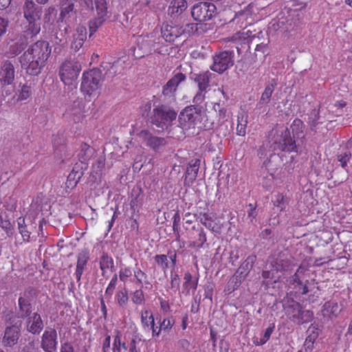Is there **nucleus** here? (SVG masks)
I'll return each instance as SVG.
<instances>
[{"label":"nucleus","mask_w":352,"mask_h":352,"mask_svg":"<svg viewBox=\"0 0 352 352\" xmlns=\"http://www.w3.org/2000/svg\"><path fill=\"white\" fill-rule=\"evenodd\" d=\"M52 53V47L47 41L39 40L31 44L19 57L21 67L27 74L38 76L45 67Z\"/></svg>","instance_id":"f257e3e1"},{"label":"nucleus","mask_w":352,"mask_h":352,"mask_svg":"<svg viewBox=\"0 0 352 352\" xmlns=\"http://www.w3.org/2000/svg\"><path fill=\"white\" fill-rule=\"evenodd\" d=\"M42 12V8L36 5L33 0H25L23 7V14L24 18L28 22L27 31L31 36L37 35L41 31L39 21Z\"/></svg>","instance_id":"f03ea898"},{"label":"nucleus","mask_w":352,"mask_h":352,"mask_svg":"<svg viewBox=\"0 0 352 352\" xmlns=\"http://www.w3.org/2000/svg\"><path fill=\"white\" fill-rule=\"evenodd\" d=\"M177 112L166 104L155 106L151 116V122L159 128L170 126L177 118Z\"/></svg>","instance_id":"7ed1b4c3"},{"label":"nucleus","mask_w":352,"mask_h":352,"mask_svg":"<svg viewBox=\"0 0 352 352\" xmlns=\"http://www.w3.org/2000/svg\"><path fill=\"white\" fill-rule=\"evenodd\" d=\"M201 122V110L195 105L186 107L178 118L179 126L184 130L195 129Z\"/></svg>","instance_id":"20e7f679"},{"label":"nucleus","mask_w":352,"mask_h":352,"mask_svg":"<svg viewBox=\"0 0 352 352\" xmlns=\"http://www.w3.org/2000/svg\"><path fill=\"white\" fill-rule=\"evenodd\" d=\"M81 71L80 64L74 60H66L60 65L59 76L65 85H72Z\"/></svg>","instance_id":"39448f33"},{"label":"nucleus","mask_w":352,"mask_h":352,"mask_svg":"<svg viewBox=\"0 0 352 352\" xmlns=\"http://www.w3.org/2000/svg\"><path fill=\"white\" fill-rule=\"evenodd\" d=\"M217 8L210 2H199L191 10L192 18L198 22H205L212 19L216 14Z\"/></svg>","instance_id":"423d86ee"},{"label":"nucleus","mask_w":352,"mask_h":352,"mask_svg":"<svg viewBox=\"0 0 352 352\" xmlns=\"http://www.w3.org/2000/svg\"><path fill=\"white\" fill-rule=\"evenodd\" d=\"M101 74L98 69H94L89 72H84L81 82V91L89 96H91L99 87Z\"/></svg>","instance_id":"0eeeda50"},{"label":"nucleus","mask_w":352,"mask_h":352,"mask_svg":"<svg viewBox=\"0 0 352 352\" xmlns=\"http://www.w3.org/2000/svg\"><path fill=\"white\" fill-rule=\"evenodd\" d=\"M39 291L36 287L30 286L27 287L22 295L19 298V308L22 317L30 316L32 306L31 302L37 298Z\"/></svg>","instance_id":"6e6552de"},{"label":"nucleus","mask_w":352,"mask_h":352,"mask_svg":"<svg viewBox=\"0 0 352 352\" xmlns=\"http://www.w3.org/2000/svg\"><path fill=\"white\" fill-rule=\"evenodd\" d=\"M213 74L209 71L195 74L193 80L198 86V91L193 98V102L201 103L205 99V94L210 87V80Z\"/></svg>","instance_id":"1a4fd4ad"},{"label":"nucleus","mask_w":352,"mask_h":352,"mask_svg":"<svg viewBox=\"0 0 352 352\" xmlns=\"http://www.w3.org/2000/svg\"><path fill=\"white\" fill-rule=\"evenodd\" d=\"M273 147L275 151L291 153L297 151L296 142L292 138L290 131L287 128L283 130L280 135L276 138Z\"/></svg>","instance_id":"9d476101"},{"label":"nucleus","mask_w":352,"mask_h":352,"mask_svg":"<svg viewBox=\"0 0 352 352\" xmlns=\"http://www.w3.org/2000/svg\"><path fill=\"white\" fill-rule=\"evenodd\" d=\"M86 4L89 6L91 5V9H95L97 12L98 18L94 21L90 23L91 34L96 31L98 25H100L104 21L107 14V3L106 0H88L85 1Z\"/></svg>","instance_id":"9b49d317"},{"label":"nucleus","mask_w":352,"mask_h":352,"mask_svg":"<svg viewBox=\"0 0 352 352\" xmlns=\"http://www.w3.org/2000/svg\"><path fill=\"white\" fill-rule=\"evenodd\" d=\"M188 248L192 250H199L204 248L207 241V235L204 229L194 225L188 232Z\"/></svg>","instance_id":"f8f14e48"},{"label":"nucleus","mask_w":352,"mask_h":352,"mask_svg":"<svg viewBox=\"0 0 352 352\" xmlns=\"http://www.w3.org/2000/svg\"><path fill=\"white\" fill-rule=\"evenodd\" d=\"M292 283L296 292L300 294H307L309 292V270L302 265L299 266L292 276Z\"/></svg>","instance_id":"ddd939ff"},{"label":"nucleus","mask_w":352,"mask_h":352,"mask_svg":"<svg viewBox=\"0 0 352 352\" xmlns=\"http://www.w3.org/2000/svg\"><path fill=\"white\" fill-rule=\"evenodd\" d=\"M233 64V52L224 51L214 57V62L210 69L221 74L231 67Z\"/></svg>","instance_id":"4468645a"},{"label":"nucleus","mask_w":352,"mask_h":352,"mask_svg":"<svg viewBox=\"0 0 352 352\" xmlns=\"http://www.w3.org/2000/svg\"><path fill=\"white\" fill-rule=\"evenodd\" d=\"M161 34L166 42L172 43L183 34V27L171 21L165 22L161 28Z\"/></svg>","instance_id":"2eb2a0df"},{"label":"nucleus","mask_w":352,"mask_h":352,"mask_svg":"<svg viewBox=\"0 0 352 352\" xmlns=\"http://www.w3.org/2000/svg\"><path fill=\"white\" fill-rule=\"evenodd\" d=\"M58 344L57 332L54 329H46L41 337V346L45 352H54Z\"/></svg>","instance_id":"dca6fc26"},{"label":"nucleus","mask_w":352,"mask_h":352,"mask_svg":"<svg viewBox=\"0 0 352 352\" xmlns=\"http://www.w3.org/2000/svg\"><path fill=\"white\" fill-rule=\"evenodd\" d=\"M195 217L208 230L215 233L221 232L222 225L219 221L216 222L208 212L197 211Z\"/></svg>","instance_id":"f3484780"},{"label":"nucleus","mask_w":352,"mask_h":352,"mask_svg":"<svg viewBox=\"0 0 352 352\" xmlns=\"http://www.w3.org/2000/svg\"><path fill=\"white\" fill-rule=\"evenodd\" d=\"M15 78V68L8 60H3L0 66V81L3 85H12Z\"/></svg>","instance_id":"a211bd4d"},{"label":"nucleus","mask_w":352,"mask_h":352,"mask_svg":"<svg viewBox=\"0 0 352 352\" xmlns=\"http://www.w3.org/2000/svg\"><path fill=\"white\" fill-rule=\"evenodd\" d=\"M198 282V276H193L190 272H186L184 274L180 294L186 296L191 293L194 294L197 289Z\"/></svg>","instance_id":"6ab92c4d"},{"label":"nucleus","mask_w":352,"mask_h":352,"mask_svg":"<svg viewBox=\"0 0 352 352\" xmlns=\"http://www.w3.org/2000/svg\"><path fill=\"white\" fill-rule=\"evenodd\" d=\"M66 116L72 120L75 123L81 122L85 118V105L82 101H74L67 109Z\"/></svg>","instance_id":"aec40b11"},{"label":"nucleus","mask_w":352,"mask_h":352,"mask_svg":"<svg viewBox=\"0 0 352 352\" xmlns=\"http://www.w3.org/2000/svg\"><path fill=\"white\" fill-rule=\"evenodd\" d=\"M138 135L148 146L155 151L166 144V140L164 138L153 136L148 130H142Z\"/></svg>","instance_id":"412c9836"},{"label":"nucleus","mask_w":352,"mask_h":352,"mask_svg":"<svg viewBox=\"0 0 352 352\" xmlns=\"http://www.w3.org/2000/svg\"><path fill=\"white\" fill-rule=\"evenodd\" d=\"M200 162H201L199 159H195L191 160L188 163V167L184 175V186H191L196 180L200 166Z\"/></svg>","instance_id":"4be33fe9"},{"label":"nucleus","mask_w":352,"mask_h":352,"mask_svg":"<svg viewBox=\"0 0 352 352\" xmlns=\"http://www.w3.org/2000/svg\"><path fill=\"white\" fill-rule=\"evenodd\" d=\"M89 260V252L87 249H83L78 252L77 255V263L74 275L79 285L81 283V276L86 268Z\"/></svg>","instance_id":"5701e85b"},{"label":"nucleus","mask_w":352,"mask_h":352,"mask_svg":"<svg viewBox=\"0 0 352 352\" xmlns=\"http://www.w3.org/2000/svg\"><path fill=\"white\" fill-rule=\"evenodd\" d=\"M291 307L297 311L292 315V320L299 324L310 322L313 318V312L309 310H303L301 305L297 302H293Z\"/></svg>","instance_id":"b1692460"},{"label":"nucleus","mask_w":352,"mask_h":352,"mask_svg":"<svg viewBox=\"0 0 352 352\" xmlns=\"http://www.w3.org/2000/svg\"><path fill=\"white\" fill-rule=\"evenodd\" d=\"M185 74L182 72L175 74L163 87L162 94L164 96H171L177 90L179 85L186 80Z\"/></svg>","instance_id":"393cba45"},{"label":"nucleus","mask_w":352,"mask_h":352,"mask_svg":"<svg viewBox=\"0 0 352 352\" xmlns=\"http://www.w3.org/2000/svg\"><path fill=\"white\" fill-rule=\"evenodd\" d=\"M20 336V329L17 326H11L6 329L3 338V344L6 346L15 345Z\"/></svg>","instance_id":"a878e982"},{"label":"nucleus","mask_w":352,"mask_h":352,"mask_svg":"<svg viewBox=\"0 0 352 352\" xmlns=\"http://www.w3.org/2000/svg\"><path fill=\"white\" fill-rule=\"evenodd\" d=\"M140 320L142 329L148 332L151 331L153 338V329L156 325L152 311L149 309H142L140 313Z\"/></svg>","instance_id":"bb28decb"},{"label":"nucleus","mask_w":352,"mask_h":352,"mask_svg":"<svg viewBox=\"0 0 352 352\" xmlns=\"http://www.w3.org/2000/svg\"><path fill=\"white\" fill-rule=\"evenodd\" d=\"M43 329V322L41 316L34 313L28 318L27 322V329L33 334H38Z\"/></svg>","instance_id":"cd10ccee"},{"label":"nucleus","mask_w":352,"mask_h":352,"mask_svg":"<svg viewBox=\"0 0 352 352\" xmlns=\"http://www.w3.org/2000/svg\"><path fill=\"white\" fill-rule=\"evenodd\" d=\"M188 7L186 0H172L168 8V14L171 17H177L181 15Z\"/></svg>","instance_id":"c85d7f7f"},{"label":"nucleus","mask_w":352,"mask_h":352,"mask_svg":"<svg viewBox=\"0 0 352 352\" xmlns=\"http://www.w3.org/2000/svg\"><path fill=\"white\" fill-rule=\"evenodd\" d=\"M272 271L276 272H284L291 270L292 267V261L287 258L279 256L271 263Z\"/></svg>","instance_id":"c756f323"},{"label":"nucleus","mask_w":352,"mask_h":352,"mask_svg":"<svg viewBox=\"0 0 352 352\" xmlns=\"http://www.w3.org/2000/svg\"><path fill=\"white\" fill-rule=\"evenodd\" d=\"M87 39V30L85 27L77 28L76 32L74 34V40L72 43V48L78 51L84 44Z\"/></svg>","instance_id":"7c9ffc66"},{"label":"nucleus","mask_w":352,"mask_h":352,"mask_svg":"<svg viewBox=\"0 0 352 352\" xmlns=\"http://www.w3.org/2000/svg\"><path fill=\"white\" fill-rule=\"evenodd\" d=\"M99 265L102 272V276H104L108 270L112 271L114 267L113 259L107 253H103L100 257Z\"/></svg>","instance_id":"2f4dec72"},{"label":"nucleus","mask_w":352,"mask_h":352,"mask_svg":"<svg viewBox=\"0 0 352 352\" xmlns=\"http://www.w3.org/2000/svg\"><path fill=\"white\" fill-rule=\"evenodd\" d=\"M248 114L241 111L237 115V126L236 135L239 136H245L246 133V126L248 124Z\"/></svg>","instance_id":"473e14b6"},{"label":"nucleus","mask_w":352,"mask_h":352,"mask_svg":"<svg viewBox=\"0 0 352 352\" xmlns=\"http://www.w3.org/2000/svg\"><path fill=\"white\" fill-rule=\"evenodd\" d=\"M256 258V257L255 255L248 256L241 263L236 272L239 273L240 275L244 278L247 276L251 269L253 267Z\"/></svg>","instance_id":"72a5a7b5"},{"label":"nucleus","mask_w":352,"mask_h":352,"mask_svg":"<svg viewBox=\"0 0 352 352\" xmlns=\"http://www.w3.org/2000/svg\"><path fill=\"white\" fill-rule=\"evenodd\" d=\"M133 276L135 279V283L138 285H142L143 284L145 285V287L146 289L152 288V285L148 280V275L142 271L140 268H136L133 271Z\"/></svg>","instance_id":"f704fd0d"},{"label":"nucleus","mask_w":352,"mask_h":352,"mask_svg":"<svg viewBox=\"0 0 352 352\" xmlns=\"http://www.w3.org/2000/svg\"><path fill=\"white\" fill-rule=\"evenodd\" d=\"M175 324V320L173 318H166L160 323V326H156L153 329V338H157L160 336L161 331H169L171 329Z\"/></svg>","instance_id":"c9c22d12"},{"label":"nucleus","mask_w":352,"mask_h":352,"mask_svg":"<svg viewBox=\"0 0 352 352\" xmlns=\"http://www.w3.org/2000/svg\"><path fill=\"white\" fill-rule=\"evenodd\" d=\"M82 175V173L81 172L72 169V170L69 173L65 182L66 188L72 190L76 187Z\"/></svg>","instance_id":"e433bc0d"},{"label":"nucleus","mask_w":352,"mask_h":352,"mask_svg":"<svg viewBox=\"0 0 352 352\" xmlns=\"http://www.w3.org/2000/svg\"><path fill=\"white\" fill-rule=\"evenodd\" d=\"M340 311L338 304L335 302H327L323 306V314L329 318L336 317Z\"/></svg>","instance_id":"4c0bfd02"},{"label":"nucleus","mask_w":352,"mask_h":352,"mask_svg":"<svg viewBox=\"0 0 352 352\" xmlns=\"http://www.w3.org/2000/svg\"><path fill=\"white\" fill-rule=\"evenodd\" d=\"M24 49V44L23 42L16 41L12 43L6 53L8 58H14L19 55Z\"/></svg>","instance_id":"58836bf2"},{"label":"nucleus","mask_w":352,"mask_h":352,"mask_svg":"<svg viewBox=\"0 0 352 352\" xmlns=\"http://www.w3.org/2000/svg\"><path fill=\"white\" fill-rule=\"evenodd\" d=\"M74 5L72 2L69 1L67 6L62 8L60 14V19L61 21H67L69 18L74 16Z\"/></svg>","instance_id":"ea45409f"},{"label":"nucleus","mask_w":352,"mask_h":352,"mask_svg":"<svg viewBox=\"0 0 352 352\" xmlns=\"http://www.w3.org/2000/svg\"><path fill=\"white\" fill-rule=\"evenodd\" d=\"M274 327H275L274 324H272V325L268 327L265 329L263 336L259 340H258L257 338H253V343L256 346H261V345H263L264 344H265L270 340V336L274 331Z\"/></svg>","instance_id":"a19ab883"},{"label":"nucleus","mask_w":352,"mask_h":352,"mask_svg":"<svg viewBox=\"0 0 352 352\" xmlns=\"http://www.w3.org/2000/svg\"><path fill=\"white\" fill-rule=\"evenodd\" d=\"M241 283V280L237 276H232L228 280L224 292L226 294H230L232 293L234 291L237 289V288L240 286Z\"/></svg>","instance_id":"79ce46f5"},{"label":"nucleus","mask_w":352,"mask_h":352,"mask_svg":"<svg viewBox=\"0 0 352 352\" xmlns=\"http://www.w3.org/2000/svg\"><path fill=\"white\" fill-rule=\"evenodd\" d=\"M133 269L129 266H124L120 267L119 270V278L120 281L124 283H127L133 275Z\"/></svg>","instance_id":"37998d69"},{"label":"nucleus","mask_w":352,"mask_h":352,"mask_svg":"<svg viewBox=\"0 0 352 352\" xmlns=\"http://www.w3.org/2000/svg\"><path fill=\"white\" fill-rule=\"evenodd\" d=\"M273 205L279 208L280 211L285 209L287 204V198L283 193H277L272 200Z\"/></svg>","instance_id":"c03bdc74"},{"label":"nucleus","mask_w":352,"mask_h":352,"mask_svg":"<svg viewBox=\"0 0 352 352\" xmlns=\"http://www.w3.org/2000/svg\"><path fill=\"white\" fill-rule=\"evenodd\" d=\"M122 349H126V343L122 342L120 333L117 331L113 338L112 351L113 352H121Z\"/></svg>","instance_id":"a18cd8bd"},{"label":"nucleus","mask_w":352,"mask_h":352,"mask_svg":"<svg viewBox=\"0 0 352 352\" xmlns=\"http://www.w3.org/2000/svg\"><path fill=\"white\" fill-rule=\"evenodd\" d=\"M32 95V88L28 84L20 85L19 89L18 100L22 101L28 99Z\"/></svg>","instance_id":"49530a36"},{"label":"nucleus","mask_w":352,"mask_h":352,"mask_svg":"<svg viewBox=\"0 0 352 352\" xmlns=\"http://www.w3.org/2000/svg\"><path fill=\"white\" fill-rule=\"evenodd\" d=\"M155 263L164 271L168 268V258L166 254H157L154 256Z\"/></svg>","instance_id":"de8ad7c7"},{"label":"nucleus","mask_w":352,"mask_h":352,"mask_svg":"<svg viewBox=\"0 0 352 352\" xmlns=\"http://www.w3.org/2000/svg\"><path fill=\"white\" fill-rule=\"evenodd\" d=\"M276 83H271L267 85L265 88L264 91L262 93L261 97V101L265 103H268L270 100V98L274 92Z\"/></svg>","instance_id":"09e8293b"},{"label":"nucleus","mask_w":352,"mask_h":352,"mask_svg":"<svg viewBox=\"0 0 352 352\" xmlns=\"http://www.w3.org/2000/svg\"><path fill=\"white\" fill-rule=\"evenodd\" d=\"M117 283H118V275L117 274H114L109 283L108 284L106 289H105V293H104V296L106 298L110 299L114 292V290L116 287V285H117Z\"/></svg>","instance_id":"8fccbe9b"},{"label":"nucleus","mask_w":352,"mask_h":352,"mask_svg":"<svg viewBox=\"0 0 352 352\" xmlns=\"http://www.w3.org/2000/svg\"><path fill=\"white\" fill-rule=\"evenodd\" d=\"M132 302L137 305H142L145 301L144 292L142 289H136L132 295Z\"/></svg>","instance_id":"3c124183"},{"label":"nucleus","mask_w":352,"mask_h":352,"mask_svg":"<svg viewBox=\"0 0 352 352\" xmlns=\"http://www.w3.org/2000/svg\"><path fill=\"white\" fill-rule=\"evenodd\" d=\"M116 298L119 306L124 307L129 300V296L126 291H118L116 293Z\"/></svg>","instance_id":"603ef678"},{"label":"nucleus","mask_w":352,"mask_h":352,"mask_svg":"<svg viewBox=\"0 0 352 352\" xmlns=\"http://www.w3.org/2000/svg\"><path fill=\"white\" fill-rule=\"evenodd\" d=\"M170 289L174 292V293H177L179 292L180 288V278L179 276L177 273H171L170 274Z\"/></svg>","instance_id":"864d4df0"},{"label":"nucleus","mask_w":352,"mask_h":352,"mask_svg":"<svg viewBox=\"0 0 352 352\" xmlns=\"http://www.w3.org/2000/svg\"><path fill=\"white\" fill-rule=\"evenodd\" d=\"M0 227L2 228L6 232L9 234H12L14 230L12 225L8 219H3L0 217Z\"/></svg>","instance_id":"5fc2aeb1"},{"label":"nucleus","mask_w":352,"mask_h":352,"mask_svg":"<svg viewBox=\"0 0 352 352\" xmlns=\"http://www.w3.org/2000/svg\"><path fill=\"white\" fill-rule=\"evenodd\" d=\"M179 217L176 214L174 216V218H173V230L174 234L176 235V241H180V238H181V236H180V234H179Z\"/></svg>","instance_id":"6e6d98bb"},{"label":"nucleus","mask_w":352,"mask_h":352,"mask_svg":"<svg viewBox=\"0 0 352 352\" xmlns=\"http://www.w3.org/2000/svg\"><path fill=\"white\" fill-rule=\"evenodd\" d=\"M198 30V23H188L185 25L184 28H183V34H192L196 32Z\"/></svg>","instance_id":"4d7b16f0"},{"label":"nucleus","mask_w":352,"mask_h":352,"mask_svg":"<svg viewBox=\"0 0 352 352\" xmlns=\"http://www.w3.org/2000/svg\"><path fill=\"white\" fill-rule=\"evenodd\" d=\"M254 7H256V4L254 3H250L241 13L236 15L237 17L247 16L248 14L254 12Z\"/></svg>","instance_id":"13d9d810"},{"label":"nucleus","mask_w":352,"mask_h":352,"mask_svg":"<svg viewBox=\"0 0 352 352\" xmlns=\"http://www.w3.org/2000/svg\"><path fill=\"white\" fill-rule=\"evenodd\" d=\"M8 25V20L0 16V38L6 34Z\"/></svg>","instance_id":"bf43d9fd"},{"label":"nucleus","mask_w":352,"mask_h":352,"mask_svg":"<svg viewBox=\"0 0 352 352\" xmlns=\"http://www.w3.org/2000/svg\"><path fill=\"white\" fill-rule=\"evenodd\" d=\"M249 210L248 211V217L250 219L251 221H252L257 216L256 212V204H248Z\"/></svg>","instance_id":"052dcab7"},{"label":"nucleus","mask_w":352,"mask_h":352,"mask_svg":"<svg viewBox=\"0 0 352 352\" xmlns=\"http://www.w3.org/2000/svg\"><path fill=\"white\" fill-rule=\"evenodd\" d=\"M24 242H30L31 233L27 230V227L19 230Z\"/></svg>","instance_id":"680f3d73"},{"label":"nucleus","mask_w":352,"mask_h":352,"mask_svg":"<svg viewBox=\"0 0 352 352\" xmlns=\"http://www.w3.org/2000/svg\"><path fill=\"white\" fill-rule=\"evenodd\" d=\"M159 302L160 305V309L164 312H168L170 311V304L168 301L166 300L165 299L162 298H159Z\"/></svg>","instance_id":"e2e57ef3"},{"label":"nucleus","mask_w":352,"mask_h":352,"mask_svg":"<svg viewBox=\"0 0 352 352\" xmlns=\"http://www.w3.org/2000/svg\"><path fill=\"white\" fill-rule=\"evenodd\" d=\"M60 352H75L74 346L69 342H64L61 344Z\"/></svg>","instance_id":"0e129e2a"},{"label":"nucleus","mask_w":352,"mask_h":352,"mask_svg":"<svg viewBox=\"0 0 352 352\" xmlns=\"http://www.w3.org/2000/svg\"><path fill=\"white\" fill-rule=\"evenodd\" d=\"M111 336L107 335L103 342L102 344V352H107L110 348Z\"/></svg>","instance_id":"69168bd1"},{"label":"nucleus","mask_w":352,"mask_h":352,"mask_svg":"<svg viewBox=\"0 0 352 352\" xmlns=\"http://www.w3.org/2000/svg\"><path fill=\"white\" fill-rule=\"evenodd\" d=\"M275 271L272 270H264L262 272V277L264 279H272L274 278V272Z\"/></svg>","instance_id":"338daca9"},{"label":"nucleus","mask_w":352,"mask_h":352,"mask_svg":"<svg viewBox=\"0 0 352 352\" xmlns=\"http://www.w3.org/2000/svg\"><path fill=\"white\" fill-rule=\"evenodd\" d=\"M168 258H170V261H171V263L173 266H175L176 265V262H177V253L175 251L174 252H171V251H168Z\"/></svg>","instance_id":"774afa93"}]
</instances>
